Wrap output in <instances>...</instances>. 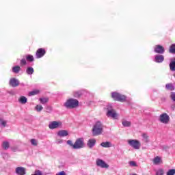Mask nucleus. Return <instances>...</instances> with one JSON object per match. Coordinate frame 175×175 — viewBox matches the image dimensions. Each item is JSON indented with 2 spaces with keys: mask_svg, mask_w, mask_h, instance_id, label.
I'll list each match as a JSON object with an SVG mask.
<instances>
[{
  "mask_svg": "<svg viewBox=\"0 0 175 175\" xmlns=\"http://www.w3.org/2000/svg\"><path fill=\"white\" fill-rule=\"evenodd\" d=\"M92 133L93 136H99L103 133V124L102 122L98 121L93 125Z\"/></svg>",
  "mask_w": 175,
  "mask_h": 175,
  "instance_id": "f257e3e1",
  "label": "nucleus"
},
{
  "mask_svg": "<svg viewBox=\"0 0 175 175\" xmlns=\"http://www.w3.org/2000/svg\"><path fill=\"white\" fill-rule=\"evenodd\" d=\"M107 117L109 118H113V120H118V113L116 111L111 105H108L107 106Z\"/></svg>",
  "mask_w": 175,
  "mask_h": 175,
  "instance_id": "f03ea898",
  "label": "nucleus"
},
{
  "mask_svg": "<svg viewBox=\"0 0 175 175\" xmlns=\"http://www.w3.org/2000/svg\"><path fill=\"white\" fill-rule=\"evenodd\" d=\"M64 105L66 109H75L79 106V100L75 98H69L64 103Z\"/></svg>",
  "mask_w": 175,
  "mask_h": 175,
  "instance_id": "7ed1b4c3",
  "label": "nucleus"
},
{
  "mask_svg": "<svg viewBox=\"0 0 175 175\" xmlns=\"http://www.w3.org/2000/svg\"><path fill=\"white\" fill-rule=\"evenodd\" d=\"M111 96L113 100H116L117 102H125L126 100V96L117 92H111Z\"/></svg>",
  "mask_w": 175,
  "mask_h": 175,
  "instance_id": "20e7f679",
  "label": "nucleus"
},
{
  "mask_svg": "<svg viewBox=\"0 0 175 175\" xmlns=\"http://www.w3.org/2000/svg\"><path fill=\"white\" fill-rule=\"evenodd\" d=\"M127 143L130 147L134 148V150H140V147H142V144L140 141L137 139H129Z\"/></svg>",
  "mask_w": 175,
  "mask_h": 175,
  "instance_id": "39448f33",
  "label": "nucleus"
},
{
  "mask_svg": "<svg viewBox=\"0 0 175 175\" xmlns=\"http://www.w3.org/2000/svg\"><path fill=\"white\" fill-rule=\"evenodd\" d=\"M159 121H160L161 124L167 125V124L170 122V117L166 113H161L159 116Z\"/></svg>",
  "mask_w": 175,
  "mask_h": 175,
  "instance_id": "423d86ee",
  "label": "nucleus"
},
{
  "mask_svg": "<svg viewBox=\"0 0 175 175\" xmlns=\"http://www.w3.org/2000/svg\"><path fill=\"white\" fill-rule=\"evenodd\" d=\"M84 148V139L79 138L74 144V150H80Z\"/></svg>",
  "mask_w": 175,
  "mask_h": 175,
  "instance_id": "0eeeda50",
  "label": "nucleus"
},
{
  "mask_svg": "<svg viewBox=\"0 0 175 175\" xmlns=\"http://www.w3.org/2000/svg\"><path fill=\"white\" fill-rule=\"evenodd\" d=\"M49 129H58L62 128V122L61 121H52L49 124Z\"/></svg>",
  "mask_w": 175,
  "mask_h": 175,
  "instance_id": "6e6552de",
  "label": "nucleus"
},
{
  "mask_svg": "<svg viewBox=\"0 0 175 175\" xmlns=\"http://www.w3.org/2000/svg\"><path fill=\"white\" fill-rule=\"evenodd\" d=\"M96 165L98 167H101L102 169H109V165L105 162V161L97 159L96 161Z\"/></svg>",
  "mask_w": 175,
  "mask_h": 175,
  "instance_id": "1a4fd4ad",
  "label": "nucleus"
},
{
  "mask_svg": "<svg viewBox=\"0 0 175 175\" xmlns=\"http://www.w3.org/2000/svg\"><path fill=\"white\" fill-rule=\"evenodd\" d=\"M45 55H46V49L43 48L38 49L36 52V57L38 59L42 58V57H44Z\"/></svg>",
  "mask_w": 175,
  "mask_h": 175,
  "instance_id": "9d476101",
  "label": "nucleus"
},
{
  "mask_svg": "<svg viewBox=\"0 0 175 175\" xmlns=\"http://www.w3.org/2000/svg\"><path fill=\"white\" fill-rule=\"evenodd\" d=\"M154 51L157 54H163L165 53V48L161 45H156L154 47Z\"/></svg>",
  "mask_w": 175,
  "mask_h": 175,
  "instance_id": "9b49d317",
  "label": "nucleus"
},
{
  "mask_svg": "<svg viewBox=\"0 0 175 175\" xmlns=\"http://www.w3.org/2000/svg\"><path fill=\"white\" fill-rule=\"evenodd\" d=\"M9 84L11 87H18L20 85V81L16 78H11Z\"/></svg>",
  "mask_w": 175,
  "mask_h": 175,
  "instance_id": "f8f14e48",
  "label": "nucleus"
},
{
  "mask_svg": "<svg viewBox=\"0 0 175 175\" xmlns=\"http://www.w3.org/2000/svg\"><path fill=\"white\" fill-rule=\"evenodd\" d=\"M165 61V57L162 55H156L154 56V62L157 64H162V62Z\"/></svg>",
  "mask_w": 175,
  "mask_h": 175,
  "instance_id": "ddd939ff",
  "label": "nucleus"
},
{
  "mask_svg": "<svg viewBox=\"0 0 175 175\" xmlns=\"http://www.w3.org/2000/svg\"><path fill=\"white\" fill-rule=\"evenodd\" d=\"M95 144H96V139L95 138L90 139L87 142V146L89 148H93Z\"/></svg>",
  "mask_w": 175,
  "mask_h": 175,
  "instance_id": "4468645a",
  "label": "nucleus"
},
{
  "mask_svg": "<svg viewBox=\"0 0 175 175\" xmlns=\"http://www.w3.org/2000/svg\"><path fill=\"white\" fill-rule=\"evenodd\" d=\"M16 173L18 175H25V168H24L23 167H18L16 168Z\"/></svg>",
  "mask_w": 175,
  "mask_h": 175,
  "instance_id": "2eb2a0df",
  "label": "nucleus"
},
{
  "mask_svg": "<svg viewBox=\"0 0 175 175\" xmlns=\"http://www.w3.org/2000/svg\"><path fill=\"white\" fill-rule=\"evenodd\" d=\"M69 135V133L66 130H61L57 132V136L59 137H65Z\"/></svg>",
  "mask_w": 175,
  "mask_h": 175,
  "instance_id": "dca6fc26",
  "label": "nucleus"
},
{
  "mask_svg": "<svg viewBox=\"0 0 175 175\" xmlns=\"http://www.w3.org/2000/svg\"><path fill=\"white\" fill-rule=\"evenodd\" d=\"M18 102L19 103H21V105H25V103H27V102H28V98H27V97H25L24 96H21L18 99Z\"/></svg>",
  "mask_w": 175,
  "mask_h": 175,
  "instance_id": "f3484780",
  "label": "nucleus"
},
{
  "mask_svg": "<svg viewBox=\"0 0 175 175\" xmlns=\"http://www.w3.org/2000/svg\"><path fill=\"white\" fill-rule=\"evenodd\" d=\"M142 137L144 143H150V137L148 136V134L144 133L142 134Z\"/></svg>",
  "mask_w": 175,
  "mask_h": 175,
  "instance_id": "a211bd4d",
  "label": "nucleus"
},
{
  "mask_svg": "<svg viewBox=\"0 0 175 175\" xmlns=\"http://www.w3.org/2000/svg\"><path fill=\"white\" fill-rule=\"evenodd\" d=\"M153 163L154 165H160V163H162V158L159 156L155 157L153 159Z\"/></svg>",
  "mask_w": 175,
  "mask_h": 175,
  "instance_id": "6ab92c4d",
  "label": "nucleus"
},
{
  "mask_svg": "<svg viewBox=\"0 0 175 175\" xmlns=\"http://www.w3.org/2000/svg\"><path fill=\"white\" fill-rule=\"evenodd\" d=\"M12 72L15 73L16 75L20 73V71L21 70V67H20L19 66H15L14 67H12Z\"/></svg>",
  "mask_w": 175,
  "mask_h": 175,
  "instance_id": "aec40b11",
  "label": "nucleus"
},
{
  "mask_svg": "<svg viewBox=\"0 0 175 175\" xmlns=\"http://www.w3.org/2000/svg\"><path fill=\"white\" fill-rule=\"evenodd\" d=\"M101 147H104V148H109V147H112L113 145L109 142H105L100 144Z\"/></svg>",
  "mask_w": 175,
  "mask_h": 175,
  "instance_id": "412c9836",
  "label": "nucleus"
},
{
  "mask_svg": "<svg viewBox=\"0 0 175 175\" xmlns=\"http://www.w3.org/2000/svg\"><path fill=\"white\" fill-rule=\"evenodd\" d=\"M40 93V90H33V91H31L29 92V96H33L35 95H39Z\"/></svg>",
  "mask_w": 175,
  "mask_h": 175,
  "instance_id": "4be33fe9",
  "label": "nucleus"
},
{
  "mask_svg": "<svg viewBox=\"0 0 175 175\" xmlns=\"http://www.w3.org/2000/svg\"><path fill=\"white\" fill-rule=\"evenodd\" d=\"M72 95L75 98H80V96L83 95V90L75 91L73 92Z\"/></svg>",
  "mask_w": 175,
  "mask_h": 175,
  "instance_id": "5701e85b",
  "label": "nucleus"
},
{
  "mask_svg": "<svg viewBox=\"0 0 175 175\" xmlns=\"http://www.w3.org/2000/svg\"><path fill=\"white\" fill-rule=\"evenodd\" d=\"M2 147L3 150H9V147H10V144L8 141H4L2 143Z\"/></svg>",
  "mask_w": 175,
  "mask_h": 175,
  "instance_id": "b1692460",
  "label": "nucleus"
},
{
  "mask_svg": "<svg viewBox=\"0 0 175 175\" xmlns=\"http://www.w3.org/2000/svg\"><path fill=\"white\" fill-rule=\"evenodd\" d=\"M166 90H169L170 91H174L175 86L172 83H167L165 85Z\"/></svg>",
  "mask_w": 175,
  "mask_h": 175,
  "instance_id": "393cba45",
  "label": "nucleus"
},
{
  "mask_svg": "<svg viewBox=\"0 0 175 175\" xmlns=\"http://www.w3.org/2000/svg\"><path fill=\"white\" fill-rule=\"evenodd\" d=\"M7 124H8V120L3 119V118H0V125L3 128H5Z\"/></svg>",
  "mask_w": 175,
  "mask_h": 175,
  "instance_id": "a878e982",
  "label": "nucleus"
},
{
  "mask_svg": "<svg viewBox=\"0 0 175 175\" xmlns=\"http://www.w3.org/2000/svg\"><path fill=\"white\" fill-rule=\"evenodd\" d=\"M170 69L172 72H175V59L170 63Z\"/></svg>",
  "mask_w": 175,
  "mask_h": 175,
  "instance_id": "bb28decb",
  "label": "nucleus"
},
{
  "mask_svg": "<svg viewBox=\"0 0 175 175\" xmlns=\"http://www.w3.org/2000/svg\"><path fill=\"white\" fill-rule=\"evenodd\" d=\"M30 143L31 146H33V147H36L38 144H39V141L36 139H30Z\"/></svg>",
  "mask_w": 175,
  "mask_h": 175,
  "instance_id": "cd10ccee",
  "label": "nucleus"
},
{
  "mask_svg": "<svg viewBox=\"0 0 175 175\" xmlns=\"http://www.w3.org/2000/svg\"><path fill=\"white\" fill-rule=\"evenodd\" d=\"M122 124L123 126H125V127H129L131 125V122H129L128 120H122Z\"/></svg>",
  "mask_w": 175,
  "mask_h": 175,
  "instance_id": "c85d7f7f",
  "label": "nucleus"
},
{
  "mask_svg": "<svg viewBox=\"0 0 175 175\" xmlns=\"http://www.w3.org/2000/svg\"><path fill=\"white\" fill-rule=\"evenodd\" d=\"M26 59L27 61H29V62H33L34 61L33 56L32 55H27Z\"/></svg>",
  "mask_w": 175,
  "mask_h": 175,
  "instance_id": "c756f323",
  "label": "nucleus"
},
{
  "mask_svg": "<svg viewBox=\"0 0 175 175\" xmlns=\"http://www.w3.org/2000/svg\"><path fill=\"white\" fill-rule=\"evenodd\" d=\"M42 110H43V107L40 105H37L35 107V111H38V113H40V111H42Z\"/></svg>",
  "mask_w": 175,
  "mask_h": 175,
  "instance_id": "7c9ffc66",
  "label": "nucleus"
},
{
  "mask_svg": "<svg viewBox=\"0 0 175 175\" xmlns=\"http://www.w3.org/2000/svg\"><path fill=\"white\" fill-rule=\"evenodd\" d=\"M26 73L28 75H33V68L32 67H28L26 70Z\"/></svg>",
  "mask_w": 175,
  "mask_h": 175,
  "instance_id": "2f4dec72",
  "label": "nucleus"
},
{
  "mask_svg": "<svg viewBox=\"0 0 175 175\" xmlns=\"http://www.w3.org/2000/svg\"><path fill=\"white\" fill-rule=\"evenodd\" d=\"M170 53L171 54H175V44H172L170 47Z\"/></svg>",
  "mask_w": 175,
  "mask_h": 175,
  "instance_id": "473e14b6",
  "label": "nucleus"
},
{
  "mask_svg": "<svg viewBox=\"0 0 175 175\" xmlns=\"http://www.w3.org/2000/svg\"><path fill=\"white\" fill-rule=\"evenodd\" d=\"M40 103H42V105H44V103H47L49 102V98H40L39 99Z\"/></svg>",
  "mask_w": 175,
  "mask_h": 175,
  "instance_id": "72a5a7b5",
  "label": "nucleus"
},
{
  "mask_svg": "<svg viewBox=\"0 0 175 175\" xmlns=\"http://www.w3.org/2000/svg\"><path fill=\"white\" fill-rule=\"evenodd\" d=\"M165 174V172L163 171V169L160 168L157 170L155 175H163Z\"/></svg>",
  "mask_w": 175,
  "mask_h": 175,
  "instance_id": "f704fd0d",
  "label": "nucleus"
},
{
  "mask_svg": "<svg viewBox=\"0 0 175 175\" xmlns=\"http://www.w3.org/2000/svg\"><path fill=\"white\" fill-rule=\"evenodd\" d=\"M129 165L131 166L132 167H136V166H137V164L136 163L135 161H131L129 162Z\"/></svg>",
  "mask_w": 175,
  "mask_h": 175,
  "instance_id": "c9c22d12",
  "label": "nucleus"
},
{
  "mask_svg": "<svg viewBox=\"0 0 175 175\" xmlns=\"http://www.w3.org/2000/svg\"><path fill=\"white\" fill-rule=\"evenodd\" d=\"M174 174H175V170L174 169L170 170L167 172V175H174Z\"/></svg>",
  "mask_w": 175,
  "mask_h": 175,
  "instance_id": "e433bc0d",
  "label": "nucleus"
},
{
  "mask_svg": "<svg viewBox=\"0 0 175 175\" xmlns=\"http://www.w3.org/2000/svg\"><path fill=\"white\" fill-rule=\"evenodd\" d=\"M67 144H68V146H70L72 148H75V144H73V142L71 140H68Z\"/></svg>",
  "mask_w": 175,
  "mask_h": 175,
  "instance_id": "4c0bfd02",
  "label": "nucleus"
},
{
  "mask_svg": "<svg viewBox=\"0 0 175 175\" xmlns=\"http://www.w3.org/2000/svg\"><path fill=\"white\" fill-rule=\"evenodd\" d=\"M27 64V60L25 59H22L21 60V65H26Z\"/></svg>",
  "mask_w": 175,
  "mask_h": 175,
  "instance_id": "58836bf2",
  "label": "nucleus"
},
{
  "mask_svg": "<svg viewBox=\"0 0 175 175\" xmlns=\"http://www.w3.org/2000/svg\"><path fill=\"white\" fill-rule=\"evenodd\" d=\"M171 99L175 102V92L171 93Z\"/></svg>",
  "mask_w": 175,
  "mask_h": 175,
  "instance_id": "ea45409f",
  "label": "nucleus"
},
{
  "mask_svg": "<svg viewBox=\"0 0 175 175\" xmlns=\"http://www.w3.org/2000/svg\"><path fill=\"white\" fill-rule=\"evenodd\" d=\"M11 150L16 152V151H18V148H17V146H14L11 148Z\"/></svg>",
  "mask_w": 175,
  "mask_h": 175,
  "instance_id": "a19ab883",
  "label": "nucleus"
},
{
  "mask_svg": "<svg viewBox=\"0 0 175 175\" xmlns=\"http://www.w3.org/2000/svg\"><path fill=\"white\" fill-rule=\"evenodd\" d=\"M63 142L64 141L62 139H57L56 143L57 144H62V143H63Z\"/></svg>",
  "mask_w": 175,
  "mask_h": 175,
  "instance_id": "79ce46f5",
  "label": "nucleus"
},
{
  "mask_svg": "<svg viewBox=\"0 0 175 175\" xmlns=\"http://www.w3.org/2000/svg\"><path fill=\"white\" fill-rule=\"evenodd\" d=\"M171 107H172V110H175V109H174L175 106L174 105H172Z\"/></svg>",
  "mask_w": 175,
  "mask_h": 175,
  "instance_id": "37998d69",
  "label": "nucleus"
},
{
  "mask_svg": "<svg viewBox=\"0 0 175 175\" xmlns=\"http://www.w3.org/2000/svg\"><path fill=\"white\" fill-rule=\"evenodd\" d=\"M47 110H51V107H47Z\"/></svg>",
  "mask_w": 175,
  "mask_h": 175,
  "instance_id": "c03bdc74",
  "label": "nucleus"
}]
</instances>
